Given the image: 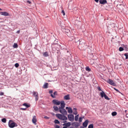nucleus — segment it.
I'll use <instances>...</instances> for the list:
<instances>
[{
	"label": "nucleus",
	"instance_id": "nucleus-60",
	"mask_svg": "<svg viewBox=\"0 0 128 128\" xmlns=\"http://www.w3.org/2000/svg\"><path fill=\"white\" fill-rule=\"evenodd\" d=\"M61 113H62V114H64V113L65 112H61Z\"/></svg>",
	"mask_w": 128,
	"mask_h": 128
},
{
	"label": "nucleus",
	"instance_id": "nucleus-33",
	"mask_svg": "<svg viewBox=\"0 0 128 128\" xmlns=\"http://www.w3.org/2000/svg\"><path fill=\"white\" fill-rule=\"evenodd\" d=\"M72 110L73 112H77V109L76 108H73L72 109Z\"/></svg>",
	"mask_w": 128,
	"mask_h": 128
},
{
	"label": "nucleus",
	"instance_id": "nucleus-28",
	"mask_svg": "<svg viewBox=\"0 0 128 128\" xmlns=\"http://www.w3.org/2000/svg\"><path fill=\"white\" fill-rule=\"evenodd\" d=\"M54 122L56 124H59L60 123V122L57 120H55L54 121Z\"/></svg>",
	"mask_w": 128,
	"mask_h": 128
},
{
	"label": "nucleus",
	"instance_id": "nucleus-36",
	"mask_svg": "<svg viewBox=\"0 0 128 128\" xmlns=\"http://www.w3.org/2000/svg\"><path fill=\"white\" fill-rule=\"evenodd\" d=\"M14 66L16 68H17L19 66V64L18 63H16L14 65Z\"/></svg>",
	"mask_w": 128,
	"mask_h": 128
},
{
	"label": "nucleus",
	"instance_id": "nucleus-9",
	"mask_svg": "<svg viewBox=\"0 0 128 128\" xmlns=\"http://www.w3.org/2000/svg\"><path fill=\"white\" fill-rule=\"evenodd\" d=\"M33 95L35 97V100L37 101L38 99V93L37 92L33 91L32 92Z\"/></svg>",
	"mask_w": 128,
	"mask_h": 128
},
{
	"label": "nucleus",
	"instance_id": "nucleus-61",
	"mask_svg": "<svg viewBox=\"0 0 128 128\" xmlns=\"http://www.w3.org/2000/svg\"><path fill=\"white\" fill-rule=\"evenodd\" d=\"M2 10L1 8H0V11Z\"/></svg>",
	"mask_w": 128,
	"mask_h": 128
},
{
	"label": "nucleus",
	"instance_id": "nucleus-64",
	"mask_svg": "<svg viewBox=\"0 0 128 128\" xmlns=\"http://www.w3.org/2000/svg\"><path fill=\"white\" fill-rule=\"evenodd\" d=\"M126 111H127V110H125V112H126Z\"/></svg>",
	"mask_w": 128,
	"mask_h": 128
},
{
	"label": "nucleus",
	"instance_id": "nucleus-7",
	"mask_svg": "<svg viewBox=\"0 0 128 128\" xmlns=\"http://www.w3.org/2000/svg\"><path fill=\"white\" fill-rule=\"evenodd\" d=\"M106 81L111 85L114 86H116V84L114 82L113 80L111 79H108L106 80Z\"/></svg>",
	"mask_w": 128,
	"mask_h": 128
},
{
	"label": "nucleus",
	"instance_id": "nucleus-1",
	"mask_svg": "<svg viewBox=\"0 0 128 128\" xmlns=\"http://www.w3.org/2000/svg\"><path fill=\"white\" fill-rule=\"evenodd\" d=\"M79 41L80 42L78 46L79 49L83 50L86 47L85 42L83 39H80Z\"/></svg>",
	"mask_w": 128,
	"mask_h": 128
},
{
	"label": "nucleus",
	"instance_id": "nucleus-27",
	"mask_svg": "<svg viewBox=\"0 0 128 128\" xmlns=\"http://www.w3.org/2000/svg\"><path fill=\"white\" fill-rule=\"evenodd\" d=\"M123 46L124 48H125L126 50H128V46L127 45H123Z\"/></svg>",
	"mask_w": 128,
	"mask_h": 128
},
{
	"label": "nucleus",
	"instance_id": "nucleus-39",
	"mask_svg": "<svg viewBox=\"0 0 128 128\" xmlns=\"http://www.w3.org/2000/svg\"><path fill=\"white\" fill-rule=\"evenodd\" d=\"M97 88L98 89V90L99 91H102V90L100 88V86H98V87H97Z\"/></svg>",
	"mask_w": 128,
	"mask_h": 128
},
{
	"label": "nucleus",
	"instance_id": "nucleus-4",
	"mask_svg": "<svg viewBox=\"0 0 128 128\" xmlns=\"http://www.w3.org/2000/svg\"><path fill=\"white\" fill-rule=\"evenodd\" d=\"M56 116L57 117L61 120H66L67 119V118L66 116L60 114H56Z\"/></svg>",
	"mask_w": 128,
	"mask_h": 128
},
{
	"label": "nucleus",
	"instance_id": "nucleus-46",
	"mask_svg": "<svg viewBox=\"0 0 128 128\" xmlns=\"http://www.w3.org/2000/svg\"><path fill=\"white\" fill-rule=\"evenodd\" d=\"M60 126L58 125H56L55 127V128H60Z\"/></svg>",
	"mask_w": 128,
	"mask_h": 128
},
{
	"label": "nucleus",
	"instance_id": "nucleus-2",
	"mask_svg": "<svg viewBox=\"0 0 128 128\" xmlns=\"http://www.w3.org/2000/svg\"><path fill=\"white\" fill-rule=\"evenodd\" d=\"M60 107L59 108V112H67L66 110L64 108L65 107V104L64 101H62L60 102Z\"/></svg>",
	"mask_w": 128,
	"mask_h": 128
},
{
	"label": "nucleus",
	"instance_id": "nucleus-55",
	"mask_svg": "<svg viewBox=\"0 0 128 128\" xmlns=\"http://www.w3.org/2000/svg\"><path fill=\"white\" fill-rule=\"evenodd\" d=\"M17 32L18 33H19L20 32V30H18Z\"/></svg>",
	"mask_w": 128,
	"mask_h": 128
},
{
	"label": "nucleus",
	"instance_id": "nucleus-37",
	"mask_svg": "<svg viewBox=\"0 0 128 128\" xmlns=\"http://www.w3.org/2000/svg\"><path fill=\"white\" fill-rule=\"evenodd\" d=\"M112 114L113 116H116L117 114V112H112Z\"/></svg>",
	"mask_w": 128,
	"mask_h": 128
},
{
	"label": "nucleus",
	"instance_id": "nucleus-58",
	"mask_svg": "<svg viewBox=\"0 0 128 128\" xmlns=\"http://www.w3.org/2000/svg\"><path fill=\"white\" fill-rule=\"evenodd\" d=\"M74 114L75 115H76V114H77V112H74Z\"/></svg>",
	"mask_w": 128,
	"mask_h": 128
},
{
	"label": "nucleus",
	"instance_id": "nucleus-29",
	"mask_svg": "<svg viewBox=\"0 0 128 128\" xmlns=\"http://www.w3.org/2000/svg\"><path fill=\"white\" fill-rule=\"evenodd\" d=\"M124 55L126 56V59H128V53H125Z\"/></svg>",
	"mask_w": 128,
	"mask_h": 128
},
{
	"label": "nucleus",
	"instance_id": "nucleus-13",
	"mask_svg": "<svg viewBox=\"0 0 128 128\" xmlns=\"http://www.w3.org/2000/svg\"><path fill=\"white\" fill-rule=\"evenodd\" d=\"M0 14L1 15L6 16H10L9 14L6 12H0Z\"/></svg>",
	"mask_w": 128,
	"mask_h": 128
},
{
	"label": "nucleus",
	"instance_id": "nucleus-24",
	"mask_svg": "<svg viewBox=\"0 0 128 128\" xmlns=\"http://www.w3.org/2000/svg\"><path fill=\"white\" fill-rule=\"evenodd\" d=\"M70 123L68 122L67 123H65L63 124V126L65 125L67 127H68L70 126Z\"/></svg>",
	"mask_w": 128,
	"mask_h": 128
},
{
	"label": "nucleus",
	"instance_id": "nucleus-50",
	"mask_svg": "<svg viewBox=\"0 0 128 128\" xmlns=\"http://www.w3.org/2000/svg\"><path fill=\"white\" fill-rule=\"evenodd\" d=\"M26 109V108H20V110H24Z\"/></svg>",
	"mask_w": 128,
	"mask_h": 128
},
{
	"label": "nucleus",
	"instance_id": "nucleus-15",
	"mask_svg": "<svg viewBox=\"0 0 128 128\" xmlns=\"http://www.w3.org/2000/svg\"><path fill=\"white\" fill-rule=\"evenodd\" d=\"M99 2L100 4H104L107 3L106 0H100Z\"/></svg>",
	"mask_w": 128,
	"mask_h": 128
},
{
	"label": "nucleus",
	"instance_id": "nucleus-63",
	"mask_svg": "<svg viewBox=\"0 0 128 128\" xmlns=\"http://www.w3.org/2000/svg\"><path fill=\"white\" fill-rule=\"evenodd\" d=\"M126 83L128 84V81Z\"/></svg>",
	"mask_w": 128,
	"mask_h": 128
},
{
	"label": "nucleus",
	"instance_id": "nucleus-38",
	"mask_svg": "<svg viewBox=\"0 0 128 128\" xmlns=\"http://www.w3.org/2000/svg\"><path fill=\"white\" fill-rule=\"evenodd\" d=\"M58 23L60 26L61 25V21L58 20Z\"/></svg>",
	"mask_w": 128,
	"mask_h": 128
},
{
	"label": "nucleus",
	"instance_id": "nucleus-19",
	"mask_svg": "<svg viewBox=\"0 0 128 128\" xmlns=\"http://www.w3.org/2000/svg\"><path fill=\"white\" fill-rule=\"evenodd\" d=\"M64 100H69L70 99V95L69 94H68L66 96H64Z\"/></svg>",
	"mask_w": 128,
	"mask_h": 128
},
{
	"label": "nucleus",
	"instance_id": "nucleus-34",
	"mask_svg": "<svg viewBox=\"0 0 128 128\" xmlns=\"http://www.w3.org/2000/svg\"><path fill=\"white\" fill-rule=\"evenodd\" d=\"M119 50L120 52L122 51L123 50L124 48L122 47H120L119 48Z\"/></svg>",
	"mask_w": 128,
	"mask_h": 128
},
{
	"label": "nucleus",
	"instance_id": "nucleus-53",
	"mask_svg": "<svg viewBox=\"0 0 128 128\" xmlns=\"http://www.w3.org/2000/svg\"><path fill=\"white\" fill-rule=\"evenodd\" d=\"M97 3H98L99 2V0H94Z\"/></svg>",
	"mask_w": 128,
	"mask_h": 128
},
{
	"label": "nucleus",
	"instance_id": "nucleus-45",
	"mask_svg": "<svg viewBox=\"0 0 128 128\" xmlns=\"http://www.w3.org/2000/svg\"><path fill=\"white\" fill-rule=\"evenodd\" d=\"M50 96L51 97H52L53 98H54L56 97L55 96L53 95L52 94H51Z\"/></svg>",
	"mask_w": 128,
	"mask_h": 128
},
{
	"label": "nucleus",
	"instance_id": "nucleus-57",
	"mask_svg": "<svg viewBox=\"0 0 128 128\" xmlns=\"http://www.w3.org/2000/svg\"><path fill=\"white\" fill-rule=\"evenodd\" d=\"M120 94L122 95H124V94L122 92H120Z\"/></svg>",
	"mask_w": 128,
	"mask_h": 128
},
{
	"label": "nucleus",
	"instance_id": "nucleus-52",
	"mask_svg": "<svg viewBox=\"0 0 128 128\" xmlns=\"http://www.w3.org/2000/svg\"><path fill=\"white\" fill-rule=\"evenodd\" d=\"M44 118H46V119H48L49 118H48V117L47 116H45L44 117Z\"/></svg>",
	"mask_w": 128,
	"mask_h": 128
},
{
	"label": "nucleus",
	"instance_id": "nucleus-48",
	"mask_svg": "<svg viewBox=\"0 0 128 128\" xmlns=\"http://www.w3.org/2000/svg\"><path fill=\"white\" fill-rule=\"evenodd\" d=\"M53 91L52 90H49V92L50 94H52V93Z\"/></svg>",
	"mask_w": 128,
	"mask_h": 128
},
{
	"label": "nucleus",
	"instance_id": "nucleus-5",
	"mask_svg": "<svg viewBox=\"0 0 128 128\" xmlns=\"http://www.w3.org/2000/svg\"><path fill=\"white\" fill-rule=\"evenodd\" d=\"M100 95L102 98L104 97L105 99L107 100H110V98H109L103 91L100 93Z\"/></svg>",
	"mask_w": 128,
	"mask_h": 128
},
{
	"label": "nucleus",
	"instance_id": "nucleus-14",
	"mask_svg": "<svg viewBox=\"0 0 128 128\" xmlns=\"http://www.w3.org/2000/svg\"><path fill=\"white\" fill-rule=\"evenodd\" d=\"M55 46H59V45L57 43L53 42L52 44L51 47L53 50L55 48Z\"/></svg>",
	"mask_w": 128,
	"mask_h": 128
},
{
	"label": "nucleus",
	"instance_id": "nucleus-8",
	"mask_svg": "<svg viewBox=\"0 0 128 128\" xmlns=\"http://www.w3.org/2000/svg\"><path fill=\"white\" fill-rule=\"evenodd\" d=\"M75 63L78 64L79 66H81L82 65H83V64L81 62V61L78 58H75L74 60Z\"/></svg>",
	"mask_w": 128,
	"mask_h": 128
},
{
	"label": "nucleus",
	"instance_id": "nucleus-26",
	"mask_svg": "<svg viewBox=\"0 0 128 128\" xmlns=\"http://www.w3.org/2000/svg\"><path fill=\"white\" fill-rule=\"evenodd\" d=\"M18 46L16 43H14L13 45V47L14 48H17L18 47Z\"/></svg>",
	"mask_w": 128,
	"mask_h": 128
},
{
	"label": "nucleus",
	"instance_id": "nucleus-56",
	"mask_svg": "<svg viewBox=\"0 0 128 128\" xmlns=\"http://www.w3.org/2000/svg\"><path fill=\"white\" fill-rule=\"evenodd\" d=\"M126 117L128 118V114H126Z\"/></svg>",
	"mask_w": 128,
	"mask_h": 128
},
{
	"label": "nucleus",
	"instance_id": "nucleus-42",
	"mask_svg": "<svg viewBox=\"0 0 128 128\" xmlns=\"http://www.w3.org/2000/svg\"><path fill=\"white\" fill-rule=\"evenodd\" d=\"M61 13L63 14V15L64 16L65 15V13L64 12V10H62V12H61Z\"/></svg>",
	"mask_w": 128,
	"mask_h": 128
},
{
	"label": "nucleus",
	"instance_id": "nucleus-44",
	"mask_svg": "<svg viewBox=\"0 0 128 128\" xmlns=\"http://www.w3.org/2000/svg\"><path fill=\"white\" fill-rule=\"evenodd\" d=\"M27 2L29 4H31L32 2H31L29 0H27Z\"/></svg>",
	"mask_w": 128,
	"mask_h": 128
},
{
	"label": "nucleus",
	"instance_id": "nucleus-59",
	"mask_svg": "<svg viewBox=\"0 0 128 128\" xmlns=\"http://www.w3.org/2000/svg\"><path fill=\"white\" fill-rule=\"evenodd\" d=\"M62 128H68L66 126H64V127H63Z\"/></svg>",
	"mask_w": 128,
	"mask_h": 128
},
{
	"label": "nucleus",
	"instance_id": "nucleus-35",
	"mask_svg": "<svg viewBox=\"0 0 128 128\" xmlns=\"http://www.w3.org/2000/svg\"><path fill=\"white\" fill-rule=\"evenodd\" d=\"M88 128H93V126L92 124H90L88 126Z\"/></svg>",
	"mask_w": 128,
	"mask_h": 128
},
{
	"label": "nucleus",
	"instance_id": "nucleus-31",
	"mask_svg": "<svg viewBox=\"0 0 128 128\" xmlns=\"http://www.w3.org/2000/svg\"><path fill=\"white\" fill-rule=\"evenodd\" d=\"M60 50H57V53L58 54V56H60Z\"/></svg>",
	"mask_w": 128,
	"mask_h": 128
},
{
	"label": "nucleus",
	"instance_id": "nucleus-16",
	"mask_svg": "<svg viewBox=\"0 0 128 128\" xmlns=\"http://www.w3.org/2000/svg\"><path fill=\"white\" fill-rule=\"evenodd\" d=\"M59 47L61 49L63 50L64 49H66V46L62 44V45H59Z\"/></svg>",
	"mask_w": 128,
	"mask_h": 128
},
{
	"label": "nucleus",
	"instance_id": "nucleus-20",
	"mask_svg": "<svg viewBox=\"0 0 128 128\" xmlns=\"http://www.w3.org/2000/svg\"><path fill=\"white\" fill-rule=\"evenodd\" d=\"M43 55L44 57H48L49 56L47 52H46L43 53Z\"/></svg>",
	"mask_w": 128,
	"mask_h": 128
},
{
	"label": "nucleus",
	"instance_id": "nucleus-23",
	"mask_svg": "<svg viewBox=\"0 0 128 128\" xmlns=\"http://www.w3.org/2000/svg\"><path fill=\"white\" fill-rule=\"evenodd\" d=\"M23 105L26 107V108L30 106V104H27L26 103H24L23 104Z\"/></svg>",
	"mask_w": 128,
	"mask_h": 128
},
{
	"label": "nucleus",
	"instance_id": "nucleus-30",
	"mask_svg": "<svg viewBox=\"0 0 128 128\" xmlns=\"http://www.w3.org/2000/svg\"><path fill=\"white\" fill-rule=\"evenodd\" d=\"M78 115L76 116L75 117V120L76 121H77L78 120Z\"/></svg>",
	"mask_w": 128,
	"mask_h": 128
},
{
	"label": "nucleus",
	"instance_id": "nucleus-41",
	"mask_svg": "<svg viewBox=\"0 0 128 128\" xmlns=\"http://www.w3.org/2000/svg\"><path fill=\"white\" fill-rule=\"evenodd\" d=\"M113 88L114 90L118 92L119 93H120V92L118 90L116 89V88Z\"/></svg>",
	"mask_w": 128,
	"mask_h": 128
},
{
	"label": "nucleus",
	"instance_id": "nucleus-22",
	"mask_svg": "<svg viewBox=\"0 0 128 128\" xmlns=\"http://www.w3.org/2000/svg\"><path fill=\"white\" fill-rule=\"evenodd\" d=\"M53 108L55 111H58L59 110V108L56 106H54Z\"/></svg>",
	"mask_w": 128,
	"mask_h": 128
},
{
	"label": "nucleus",
	"instance_id": "nucleus-11",
	"mask_svg": "<svg viewBox=\"0 0 128 128\" xmlns=\"http://www.w3.org/2000/svg\"><path fill=\"white\" fill-rule=\"evenodd\" d=\"M52 103L54 104L59 105L60 104V102L56 100H54L52 101Z\"/></svg>",
	"mask_w": 128,
	"mask_h": 128
},
{
	"label": "nucleus",
	"instance_id": "nucleus-25",
	"mask_svg": "<svg viewBox=\"0 0 128 128\" xmlns=\"http://www.w3.org/2000/svg\"><path fill=\"white\" fill-rule=\"evenodd\" d=\"M86 71L90 72L91 70V69L89 66H86Z\"/></svg>",
	"mask_w": 128,
	"mask_h": 128
},
{
	"label": "nucleus",
	"instance_id": "nucleus-18",
	"mask_svg": "<svg viewBox=\"0 0 128 128\" xmlns=\"http://www.w3.org/2000/svg\"><path fill=\"white\" fill-rule=\"evenodd\" d=\"M66 108L68 110V112H73L72 109L70 107L67 106L66 107Z\"/></svg>",
	"mask_w": 128,
	"mask_h": 128
},
{
	"label": "nucleus",
	"instance_id": "nucleus-12",
	"mask_svg": "<svg viewBox=\"0 0 128 128\" xmlns=\"http://www.w3.org/2000/svg\"><path fill=\"white\" fill-rule=\"evenodd\" d=\"M37 118L36 116H33L32 119V121L33 124L35 125L36 124Z\"/></svg>",
	"mask_w": 128,
	"mask_h": 128
},
{
	"label": "nucleus",
	"instance_id": "nucleus-62",
	"mask_svg": "<svg viewBox=\"0 0 128 128\" xmlns=\"http://www.w3.org/2000/svg\"><path fill=\"white\" fill-rule=\"evenodd\" d=\"M113 24L114 25V28L115 27V26H114V24Z\"/></svg>",
	"mask_w": 128,
	"mask_h": 128
},
{
	"label": "nucleus",
	"instance_id": "nucleus-49",
	"mask_svg": "<svg viewBox=\"0 0 128 128\" xmlns=\"http://www.w3.org/2000/svg\"><path fill=\"white\" fill-rule=\"evenodd\" d=\"M54 95H57V92L56 91H55L54 93Z\"/></svg>",
	"mask_w": 128,
	"mask_h": 128
},
{
	"label": "nucleus",
	"instance_id": "nucleus-6",
	"mask_svg": "<svg viewBox=\"0 0 128 128\" xmlns=\"http://www.w3.org/2000/svg\"><path fill=\"white\" fill-rule=\"evenodd\" d=\"M8 125L9 126L10 128H13L15 126H17L16 123L13 122L11 120L9 121Z\"/></svg>",
	"mask_w": 128,
	"mask_h": 128
},
{
	"label": "nucleus",
	"instance_id": "nucleus-40",
	"mask_svg": "<svg viewBox=\"0 0 128 128\" xmlns=\"http://www.w3.org/2000/svg\"><path fill=\"white\" fill-rule=\"evenodd\" d=\"M79 125H80L78 123H76V124H75V126L76 127H78L79 126Z\"/></svg>",
	"mask_w": 128,
	"mask_h": 128
},
{
	"label": "nucleus",
	"instance_id": "nucleus-47",
	"mask_svg": "<svg viewBox=\"0 0 128 128\" xmlns=\"http://www.w3.org/2000/svg\"><path fill=\"white\" fill-rule=\"evenodd\" d=\"M4 94V93L3 92H0V96H2Z\"/></svg>",
	"mask_w": 128,
	"mask_h": 128
},
{
	"label": "nucleus",
	"instance_id": "nucleus-54",
	"mask_svg": "<svg viewBox=\"0 0 128 128\" xmlns=\"http://www.w3.org/2000/svg\"><path fill=\"white\" fill-rule=\"evenodd\" d=\"M58 40H56V39L54 40V42H58Z\"/></svg>",
	"mask_w": 128,
	"mask_h": 128
},
{
	"label": "nucleus",
	"instance_id": "nucleus-32",
	"mask_svg": "<svg viewBox=\"0 0 128 128\" xmlns=\"http://www.w3.org/2000/svg\"><path fill=\"white\" fill-rule=\"evenodd\" d=\"M2 121L4 123H5L6 122V120L5 118H2Z\"/></svg>",
	"mask_w": 128,
	"mask_h": 128
},
{
	"label": "nucleus",
	"instance_id": "nucleus-17",
	"mask_svg": "<svg viewBox=\"0 0 128 128\" xmlns=\"http://www.w3.org/2000/svg\"><path fill=\"white\" fill-rule=\"evenodd\" d=\"M88 122V121L86 120L83 124V126L84 127H87Z\"/></svg>",
	"mask_w": 128,
	"mask_h": 128
},
{
	"label": "nucleus",
	"instance_id": "nucleus-21",
	"mask_svg": "<svg viewBox=\"0 0 128 128\" xmlns=\"http://www.w3.org/2000/svg\"><path fill=\"white\" fill-rule=\"evenodd\" d=\"M48 83H45L43 85V88H44L46 89L48 87Z\"/></svg>",
	"mask_w": 128,
	"mask_h": 128
},
{
	"label": "nucleus",
	"instance_id": "nucleus-51",
	"mask_svg": "<svg viewBox=\"0 0 128 128\" xmlns=\"http://www.w3.org/2000/svg\"><path fill=\"white\" fill-rule=\"evenodd\" d=\"M57 46H55V48H54V49L53 50H56V48L57 47Z\"/></svg>",
	"mask_w": 128,
	"mask_h": 128
},
{
	"label": "nucleus",
	"instance_id": "nucleus-3",
	"mask_svg": "<svg viewBox=\"0 0 128 128\" xmlns=\"http://www.w3.org/2000/svg\"><path fill=\"white\" fill-rule=\"evenodd\" d=\"M62 30L63 32L66 34L69 37H73V35L71 33L70 30L67 28H62Z\"/></svg>",
	"mask_w": 128,
	"mask_h": 128
},
{
	"label": "nucleus",
	"instance_id": "nucleus-10",
	"mask_svg": "<svg viewBox=\"0 0 128 128\" xmlns=\"http://www.w3.org/2000/svg\"><path fill=\"white\" fill-rule=\"evenodd\" d=\"M68 118L69 120L72 121L74 120V116L72 114H69L68 116Z\"/></svg>",
	"mask_w": 128,
	"mask_h": 128
},
{
	"label": "nucleus",
	"instance_id": "nucleus-43",
	"mask_svg": "<svg viewBox=\"0 0 128 128\" xmlns=\"http://www.w3.org/2000/svg\"><path fill=\"white\" fill-rule=\"evenodd\" d=\"M78 121L80 122L82 121V118L81 117L79 118L78 119Z\"/></svg>",
	"mask_w": 128,
	"mask_h": 128
}]
</instances>
